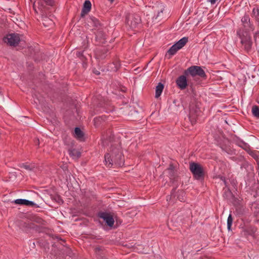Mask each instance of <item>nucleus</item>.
<instances>
[{
    "mask_svg": "<svg viewBox=\"0 0 259 259\" xmlns=\"http://www.w3.org/2000/svg\"><path fill=\"white\" fill-rule=\"evenodd\" d=\"M105 165L111 167L113 165L121 167L124 164V159L119 147L112 146L109 152L105 154Z\"/></svg>",
    "mask_w": 259,
    "mask_h": 259,
    "instance_id": "obj_1",
    "label": "nucleus"
},
{
    "mask_svg": "<svg viewBox=\"0 0 259 259\" xmlns=\"http://www.w3.org/2000/svg\"><path fill=\"white\" fill-rule=\"evenodd\" d=\"M237 33L241 39V43L244 50L247 52H249L252 45L249 33L246 30L239 29Z\"/></svg>",
    "mask_w": 259,
    "mask_h": 259,
    "instance_id": "obj_2",
    "label": "nucleus"
},
{
    "mask_svg": "<svg viewBox=\"0 0 259 259\" xmlns=\"http://www.w3.org/2000/svg\"><path fill=\"white\" fill-rule=\"evenodd\" d=\"M126 23L131 29L138 28L141 24V17L136 13H130L126 17Z\"/></svg>",
    "mask_w": 259,
    "mask_h": 259,
    "instance_id": "obj_3",
    "label": "nucleus"
},
{
    "mask_svg": "<svg viewBox=\"0 0 259 259\" xmlns=\"http://www.w3.org/2000/svg\"><path fill=\"white\" fill-rule=\"evenodd\" d=\"M190 170L195 179L201 180L204 178V169L200 164L194 162H191L190 163Z\"/></svg>",
    "mask_w": 259,
    "mask_h": 259,
    "instance_id": "obj_4",
    "label": "nucleus"
},
{
    "mask_svg": "<svg viewBox=\"0 0 259 259\" xmlns=\"http://www.w3.org/2000/svg\"><path fill=\"white\" fill-rule=\"evenodd\" d=\"M184 74L188 75L190 74L192 77L199 76L205 78L206 76L205 71L203 69L198 66H191L184 71Z\"/></svg>",
    "mask_w": 259,
    "mask_h": 259,
    "instance_id": "obj_5",
    "label": "nucleus"
},
{
    "mask_svg": "<svg viewBox=\"0 0 259 259\" xmlns=\"http://www.w3.org/2000/svg\"><path fill=\"white\" fill-rule=\"evenodd\" d=\"M4 40L11 46H16L18 45L20 38L19 34L17 33H11L4 37Z\"/></svg>",
    "mask_w": 259,
    "mask_h": 259,
    "instance_id": "obj_6",
    "label": "nucleus"
},
{
    "mask_svg": "<svg viewBox=\"0 0 259 259\" xmlns=\"http://www.w3.org/2000/svg\"><path fill=\"white\" fill-rule=\"evenodd\" d=\"M189 118L193 124L196 121V117L199 115L200 109L195 104H191L189 106Z\"/></svg>",
    "mask_w": 259,
    "mask_h": 259,
    "instance_id": "obj_7",
    "label": "nucleus"
},
{
    "mask_svg": "<svg viewBox=\"0 0 259 259\" xmlns=\"http://www.w3.org/2000/svg\"><path fill=\"white\" fill-rule=\"evenodd\" d=\"M95 34V45H100L104 44L106 42V37L102 29L97 30Z\"/></svg>",
    "mask_w": 259,
    "mask_h": 259,
    "instance_id": "obj_8",
    "label": "nucleus"
},
{
    "mask_svg": "<svg viewBox=\"0 0 259 259\" xmlns=\"http://www.w3.org/2000/svg\"><path fill=\"white\" fill-rule=\"evenodd\" d=\"M98 216L103 219L108 226L112 227L113 226L114 220L110 214L106 212H101L99 213Z\"/></svg>",
    "mask_w": 259,
    "mask_h": 259,
    "instance_id": "obj_9",
    "label": "nucleus"
},
{
    "mask_svg": "<svg viewBox=\"0 0 259 259\" xmlns=\"http://www.w3.org/2000/svg\"><path fill=\"white\" fill-rule=\"evenodd\" d=\"M176 82L177 86L180 90H183L185 89L188 85L186 75L185 74L180 76L177 79Z\"/></svg>",
    "mask_w": 259,
    "mask_h": 259,
    "instance_id": "obj_10",
    "label": "nucleus"
},
{
    "mask_svg": "<svg viewBox=\"0 0 259 259\" xmlns=\"http://www.w3.org/2000/svg\"><path fill=\"white\" fill-rule=\"evenodd\" d=\"M176 188L173 189L171 191V194L169 196L170 199L171 198H175L177 197V199L181 202L185 200V193L183 190H178L177 194H175ZM169 196L167 197V200H168Z\"/></svg>",
    "mask_w": 259,
    "mask_h": 259,
    "instance_id": "obj_11",
    "label": "nucleus"
},
{
    "mask_svg": "<svg viewBox=\"0 0 259 259\" xmlns=\"http://www.w3.org/2000/svg\"><path fill=\"white\" fill-rule=\"evenodd\" d=\"M91 7L92 4L90 1L87 0L84 2L80 14L81 17H83L91 11Z\"/></svg>",
    "mask_w": 259,
    "mask_h": 259,
    "instance_id": "obj_12",
    "label": "nucleus"
},
{
    "mask_svg": "<svg viewBox=\"0 0 259 259\" xmlns=\"http://www.w3.org/2000/svg\"><path fill=\"white\" fill-rule=\"evenodd\" d=\"M89 22L93 24V26L95 27L96 29H97V30L102 29V24L97 18L93 16H90Z\"/></svg>",
    "mask_w": 259,
    "mask_h": 259,
    "instance_id": "obj_13",
    "label": "nucleus"
},
{
    "mask_svg": "<svg viewBox=\"0 0 259 259\" xmlns=\"http://www.w3.org/2000/svg\"><path fill=\"white\" fill-rule=\"evenodd\" d=\"M166 171L168 173V177L172 183L177 181L178 178L174 170V167L172 165H170V167L166 169Z\"/></svg>",
    "mask_w": 259,
    "mask_h": 259,
    "instance_id": "obj_14",
    "label": "nucleus"
},
{
    "mask_svg": "<svg viewBox=\"0 0 259 259\" xmlns=\"http://www.w3.org/2000/svg\"><path fill=\"white\" fill-rule=\"evenodd\" d=\"M179 50L180 49L178 48V46L175 44L167 51L165 57H167L168 59L170 58V57L176 54Z\"/></svg>",
    "mask_w": 259,
    "mask_h": 259,
    "instance_id": "obj_15",
    "label": "nucleus"
},
{
    "mask_svg": "<svg viewBox=\"0 0 259 259\" xmlns=\"http://www.w3.org/2000/svg\"><path fill=\"white\" fill-rule=\"evenodd\" d=\"M14 202L17 204L27 205V206H34L35 205V203H34L33 201H29V200H28L26 199H16L14 201Z\"/></svg>",
    "mask_w": 259,
    "mask_h": 259,
    "instance_id": "obj_16",
    "label": "nucleus"
},
{
    "mask_svg": "<svg viewBox=\"0 0 259 259\" xmlns=\"http://www.w3.org/2000/svg\"><path fill=\"white\" fill-rule=\"evenodd\" d=\"M102 140L104 144H107L108 142H112L113 140V135L112 134V132L109 131V135L107 133L106 135H103Z\"/></svg>",
    "mask_w": 259,
    "mask_h": 259,
    "instance_id": "obj_17",
    "label": "nucleus"
},
{
    "mask_svg": "<svg viewBox=\"0 0 259 259\" xmlns=\"http://www.w3.org/2000/svg\"><path fill=\"white\" fill-rule=\"evenodd\" d=\"M235 143L239 147L242 148L243 149L247 150L249 148V145L244 142V141L241 140L239 139H237L236 140H235Z\"/></svg>",
    "mask_w": 259,
    "mask_h": 259,
    "instance_id": "obj_18",
    "label": "nucleus"
},
{
    "mask_svg": "<svg viewBox=\"0 0 259 259\" xmlns=\"http://www.w3.org/2000/svg\"><path fill=\"white\" fill-rule=\"evenodd\" d=\"M188 37H184L178 41L175 44L178 46V48L182 49L188 42Z\"/></svg>",
    "mask_w": 259,
    "mask_h": 259,
    "instance_id": "obj_19",
    "label": "nucleus"
},
{
    "mask_svg": "<svg viewBox=\"0 0 259 259\" xmlns=\"http://www.w3.org/2000/svg\"><path fill=\"white\" fill-rule=\"evenodd\" d=\"M69 154L73 158H77L80 156V152L76 149H70L68 150Z\"/></svg>",
    "mask_w": 259,
    "mask_h": 259,
    "instance_id": "obj_20",
    "label": "nucleus"
},
{
    "mask_svg": "<svg viewBox=\"0 0 259 259\" xmlns=\"http://www.w3.org/2000/svg\"><path fill=\"white\" fill-rule=\"evenodd\" d=\"M164 88L163 84L159 82L156 87L155 98H158L161 95Z\"/></svg>",
    "mask_w": 259,
    "mask_h": 259,
    "instance_id": "obj_21",
    "label": "nucleus"
},
{
    "mask_svg": "<svg viewBox=\"0 0 259 259\" xmlns=\"http://www.w3.org/2000/svg\"><path fill=\"white\" fill-rule=\"evenodd\" d=\"M241 22L244 27H250V18L249 15H245L241 19Z\"/></svg>",
    "mask_w": 259,
    "mask_h": 259,
    "instance_id": "obj_22",
    "label": "nucleus"
},
{
    "mask_svg": "<svg viewBox=\"0 0 259 259\" xmlns=\"http://www.w3.org/2000/svg\"><path fill=\"white\" fill-rule=\"evenodd\" d=\"M42 23L45 27L53 26L54 24L53 21L47 16L43 18Z\"/></svg>",
    "mask_w": 259,
    "mask_h": 259,
    "instance_id": "obj_23",
    "label": "nucleus"
},
{
    "mask_svg": "<svg viewBox=\"0 0 259 259\" xmlns=\"http://www.w3.org/2000/svg\"><path fill=\"white\" fill-rule=\"evenodd\" d=\"M75 137L76 138L81 140L83 138V133L79 127H76L74 130Z\"/></svg>",
    "mask_w": 259,
    "mask_h": 259,
    "instance_id": "obj_24",
    "label": "nucleus"
},
{
    "mask_svg": "<svg viewBox=\"0 0 259 259\" xmlns=\"http://www.w3.org/2000/svg\"><path fill=\"white\" fill-rule=\"evenodd\" d=\"M108 117H109V116H108ZM107 116L105 115H102L101 116L96 117L94 119L95 125L96 126H98L100 122L101 121V120L105 121L107 119Z\"/></svg>",
    "mask_w": 259,
    "mask_h": 259,
    "instance_id": "obj_25",
    "label": "nucleus"
},
{
    "mask_svg": "<svg viewBox=\"0 0 259 259\" xmlns=\"http://www.w3.org/2000/svg\"><path fill=\"white\" fill-rule=\"evenodd\" d=\"M252 113L253 115L259 118V107L256 105H254L252 107Z\"/></svg>",
    "mask_w": 259,
    "mask_h": 259,
    "instance_id": "obj_26",
    "label": "nucleus"
},
{
    "mask_svg": "<svg viewBox=\"0 0 259 259\" xmlns=\"http://www.w3.org/2000/svg\"><path fill=\"white\" fill-rule=\"evenodd\" d=\"M97 106H98V107H100L101 109H97L96 110V113H98L99 112H103V111L105 112L106 113L108 112V111L106 110L105 105H104L103 106V103L102 102H101L99 103L98 104Z\"/></svg>",
    "mask_w": 259,
    "mask_h": 259,
    "instance_id": "obj_27",
    "label": "nucleus"
},
{
    "mask_svg": "<svg viewBox=\"0 0 259 259\" xmlns=\"http://www.w3.org/2000/svg\"><path fill=\"white\" fill-rule=\"evenodd\" d=\"M107 53V50L105 48H103L101 50L99 51L98 54H97L99 57L101 59H104L106 57V54Z\"/></svg>",
    "mask_w": 259,
    "mask_h": 259,
    "instance_id": "obj_28",
    "label": "nucleus"
},
{
    "mask_svg": "<svg viewBox=\"0 0 259 259\" xmlns=\"http://www.w3.org/2000/svg\"><path fill=\"white\" fill-rule=\"evenodd\" d=\"M252 14L256 20L259 21V7H255L253 9Z\"/></svg>",
    "mask_w": 259,
    "mask_h": 259,
    "instance_id": "obj_29",
    "label": "nucleus"
},
{
    "mask_svg": "<svg viewBox=\"0 0 259 259\" xmlns=\"http://www.w3.org/2000/svg\"><path fill=\"white\" fill-rule=\"evenodd\" d=\"M20 167L21 168H24L26 169V170H28L29 171L32 170L35 168L34 165H27L26 163H22V164H20Z\"/></svg>",
    "mask_w": 259,
    "mask_h": 259,
    "instance_id": "obj_30",
    "label": "nucleus"
},
{
    "mask_svg": "<svg viewBox=\"0 0 259 259\" xmlns=\"http://www.w3.org/2000/svg\"><path fill=\"white\" fill-rule=\"evenodd\" d=\"M84 52V50L82 52L77 51L76 53V56L80 58L82 62H84L86 60V57L83 54Z\"/></svg>",
    "mask_w": 259,
    "mask_h": 259,
    "instance_id": "obj_31",
    "label": "nucleus"
},
{
    "mask_svg": "<svg viewBox=\"0 0 259 259\" xmlns=\"http://www.w3.org/2000/svg\"><path fill=\"white\" fill-rule=\"evenodd\" d=\"M233 222V218L232 217V215L231 214L228 217L227 219V228L228 230H231V226Z\"/></svg>",
    "mask_w": 259,
    "mask_h": 259,
    "instance_id": "obj_32",
    "label": "nucleus"
},
{
    "mask_svg": "<svg viewBox=\"0 0 259 259\" xmlns=\"http://www.w3.org/2000/svg\"><path fill=\"white\" fill-rule=\"evenodd\" d=\"M34 98V102L37 103V101L40 104H44V98L42 97H38L36 95H34L33 96Z\"/></svg>",
    "mask_w": 259,
    "mask_h": 259,
    "instance_id": "obj_33",
    "label": "nucleus"
},
{
    "mask_svg": "<svg viewBox=\"0 0 259 259\" xmlns=\"http://www.w3.org/2000/svg\"><path fill=\"white\" fill-rule=\"evenodd\" d=\"M253 234V231L250 228H246L243 230V234L246 236L252 235Z\"/></svg>",
    "mask_w": 259,
    "mask_h": 259,
    "instance_id": "obj_34",
    "label": "nucleus"
},
{
    "mask_svg": "<svg viewBox=\"0 0 259 259\" xmlns=\"http://www.w3.org/2000/svg\"><path fill=\"white\" fill-rule=\"evenodd\" d=\"M85 37V39L82 42V47L85 49L89 47V38L87 36H84Z\"/></svg>",
    "mask_w": 259,
    "mask_h": 259,
    "instance_id": "obj_35",
    "label": "nucleus"
},
{
    "mask_svg": "<svg viewBox=\"0 0 259 259\" xmlns=\"http://www.w3.org/2000/svg\"><path fill=\"white\" fill-rule=\"evenodd\" d=\"M164 8L162 9L160 12H158L156 17H155V19H158L159 21L163 17L162 13L164 11Z\"/></svg>",
    "mask_w": 259,
    "mask_h": 259,
    "instance_id": "obj_36",
    "label": "nucleus"
},
{
    "mask_svg": "<svg viewBox=\"0 0 259 259\" xmlns=\"http://www.w3.org/2000/svg\"><path fill=\"white\" fill-rule=\"evenodd\" d=\"M44 3L48 6H53L54 4L53 0H43Z\"/></svg>",
    "mask_w": 259,
    "mask_h": 259,
    "instance_id": "obj_37",
    "label": "nucleus"
},
{
    "mask_svg": "<svg viewBox=\"0 0 259 259\" xmlns=\"http://www.w3.org/2000/svg\"><path fill=\"white\" fill-rule=\"evenodd\" d=\"M38 9H40L42 12L44 11V7L42 4V2H38Z\"/></svg>",
    "mask_w": 259,
    "mask_h": 259,
    "instance_id": "obj_38",
    "label": "nucleus"
},
{
    "mask_svg": "<svg viewBox=\"0 0 259 259\" xmlns=\"http://www.w3.org/2000/svg\"><path fill=\"white\" fill-rule=\"evenodd\" d=\"M221 180L224 182V184L226 186H227V182H226V181L225 179V178L222 177H221Z\"/></svg>",
    "mask_w": 259,
    "mask_h": 259,
    "instance_id": "obj_39",
    "label": "nucleus"
},
{
    "mask_svg": "<svg viewBox=\"0 0 259 259\" xmlns=\"http://www.w3.org/2000/svg\"><path fill=\"white\" fill-rule=\"evenodd\" d=\"M217 0H208V1L211 4H214Z\"/></svg>",
    "mask_w": 259,
    "mask_h": 259,
    "instance_id": "obj_40",
    "label": "nucleus"
},
{
    "mask_svg": "<svg viewBox=\"0 0 259 259\" xmlns=\"http://www.w3.org/2000/svg\"><path fill=\"white\" fill-rule=\"evenodd\" d=\"M35 142V144H36V145H39V140H38V139H36Z\"/></svg>",
    "mask_w": 259,
    "mask_h": 259,
    "instance_id": "obj_41",
    "label": "nucleus"
},
{
    "mask_svg": "<svg viewBox=\"0 0 259 259\" xmlns=\"http://www.w3.org/2000/svg\"><path fill=\"white\" fill-rule=\"evenodd\" d=\"M95 249L96 251L100 250V248L99 247H96Z\"/></svg>",
    "mask_w": 259,
    "mask_h": 259,
    "instance_id": "obj_42",
    "label": "nucleus"
},
{
    "mask_svg": "<svg viewBox=\"0 0 259 259\" xmlns=\"http://www.w3.org/2000/svg\"><path fill=\"white\" fill-rule=\"evenodd\" d=\"M95 73L96 74H100V72H99V71H96V72H95Z\"/></svg>",
    "mask_w": 259,
    "mask_h": 259,
    "instance_id": "obj_43",
    "label": "nucleus"
},
{
    "mask_svg": "<svg viewBox=\"0 0 259 259\" xmlns=\"http://www.w3.org/2000/svg\"><path fill=\"white\" fill-rule=\"evenodd\" d=\"M231 183H232L233 185H235V182L234 181H233Z\"/></svg>",
    "mask_w": 259,
    "mask_h": 259,
    "instance_id": "obj_44",
    "label": "nucleus"
},
{
    "mask_svg": "<svg viewBox=\"0 0 259 259\" xmlns=\"http://www.w3.org/2000/svg\"><path fill=\"white\" fill-rule=\"evenodd\" d=\"M257 102H258V103L259 104V98H258V99H257Z\"/></svg>",
    "mask_w": 259,
    "mask_h": 259,
    "instance_id": "obj_45",
    "label": "nucleus"
},
{
    "mask_svg": "<svg viewBox=\"0 0 259 259\" xmlns=\"http://www.w3.org/2000/svg\"><path fill=\"white\" fill-rule=\"evenodd\" d=\"M189 214H191V212L190 211V210H189Z\"/></svg>",
    "mask_w": 259,
    "mask_h": 259,
    "instance_id": "obj_46",
    "label": "nucleus"
}]
</instances>
